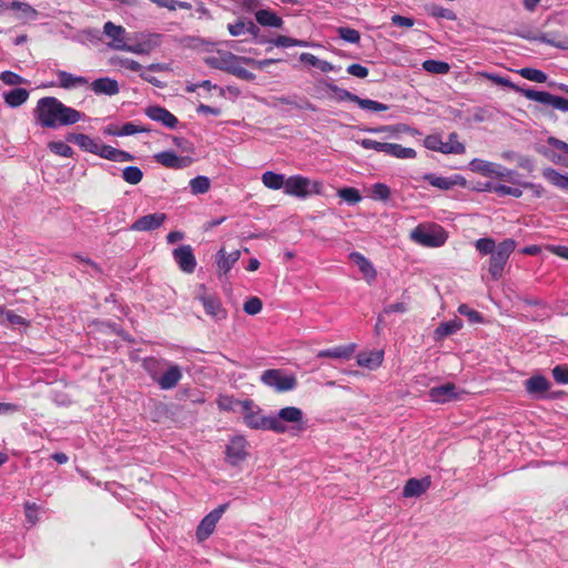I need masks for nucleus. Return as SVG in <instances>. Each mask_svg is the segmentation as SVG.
<instances>
[{
  "instance_id": "obj_1",
  "label": "nucleus",
  "mask_w": 568,
  "mask_h": 568,
  "mask_svg": "<svg viewBox=\"0 0 568 568\" xmlns=\"http://www.w3.org/2000/svg\"><path fill=\"white\" fill-rule=\"evenodd\" d=\"M33 118L41 128L55 129L75 124L83 114L54 97H44L38 100Z\"/></svg>"
},
{
  "instance_id": "obj_2",
  "label": "nucleus",
  "mask_w": 568,
  "mask_h": 568,
  "mask_svg": "<svg viewBox=\"0 0 568 568\" xmlns=\"http://www.w3.org/2000/svg\"><path fill=\"white\" fill-rule=\"evenodd\" d=\"M516 246L517 243L513 239H506L498 244L491 237H481L475 242V247L480 255H490L488 272L494 281L503 277L505 266Z\"/></svg>"
},
{
  "instance_id": "obj_3",
  "label": "nucleus",
  "mask_w": 568,
  "mask_h": 568,
  "mask_svg": "<svg viewBox=\"0 0 568 568\" xmlns=\"http://www.w3.org/2000/svg\"><path fill=\"white\" fill-rule=\"evenodd\" d=\"M480 77L489 79L495 84L509 88L510 90L520 93L525 98L531 101H536L542 104L551 105L555 109H558L564 112H568V99L554 95L546 91H537L534 89H525L519 85L513 83L509 79L500 77L498 74H493L488 72L479 73Z\"/></svg>"
},
{
  "instance_id": "obj_4",
  "label": "nucleus",
  "mask_w": 568,
  "mask_h": 568,
  "mask_svg": "<svg viewBox=\"0 0 568 568\" xmlns=\"http://www.w3.org/2000/svg\"><path fill=\"white\" fill-rule=\"evenodd\" d=\"M207 65L214 69L232 73L241 79H248V71L245 65L248 60L244 57H237L229 51H217L205 58Z\"/></svg>"
},
{
  "instance_id": "obj_5",
  "label": "nucleus",
  "mask_w": 568,
  "mask_h": 568,
  "mask_svg": "<svg viewBox=\"0 0 568 568\" xmlns=\"http://www.w3.org/2000/svg\"><path fill=\"white\" fill-rule=\"evenodd\" d=\"M410 239L425 247H440L447 239V231L439 224H419L410 233Z\"/></svg>"
},
{
  "instance_id": "obj_6",
  "label": "nucleus",
  "mask_w": 568,
  "mask_h": 568,
  "mask_svg": "<svg viewBox=\"0 0 568 568\" xmlns=\"http://www.w3.org/2000/svg\"><path fill=\"white\" fill-rule=\"evenodd\" d=\"M322 189V182L312 181L306 176L296 174L286 179L284 193L290 196L306 199L312 194H321Z\"/></svg>"
},
{
  "instance_id": "obj_7",
  "label": "nucleus",
  "mask_w": 568,
  "mask_h": 568,
  "mask_svg": "<svg viewBox=\"0 0 568 568\" xmlns=\"http://www.w3.org/2000/svg\"><path fill=\"white\" fill-rule=\"evenodd\" d=\"M275 416V420L281 424L283 430L277 432V434H284L288 430L287 424H291V428L296 432H304L306 429V425L304 422V414L301 408L295 406H287L278 410Z\"/></svg>"
},
{
  "instance_id": "obj_8",
  "label": "nucleus",
  "mask_w": 568,
  "mask_h": 568,
  "mask_svg": "<svg viewBox=\"0 0 568 568\" xmlns=\"http://www.w3.org/2000/svg\"><path fill=\"white\" fill-rule=\"evenodd\" d=\"M262 381L266 385L274 387L277 392H287L294 389L297 381L294 375H286L280 369H267L262 375Z\"/></svg>"
},
{
  "instance_id": "obj_9",
  "label": "nucleus",
  "mask_w": 568,
  "mask_h": 568,
  "mask_svg": "<svg viewBox=\"0 0 568 568\" xmlns=\"http://www.w3.org/2000/svg\"><path fill=\"white\" fill-rule=\"evenodd\" d=\"M226 509V505H221L217 508L209 513L199 524L196 528V538L199 541H204L214 531L217 521L221 519L223 513Z\"/></svg>"
},
{
  "instance_id": "obj_10",
  "label": "nucleus",
  "mask_w": 568,
  "mask_h": 568,
  "mask_svg": "<svg viewBox=\"0 0 568 568\" xmlns=\"http://www.w3.org/2000/svg\"><path fill=\"white\" fill-rule=\"evenodd\" d=\"M173 258L184 273L191 274L195 271L196 260L191 245H181L173 251Z\"/></svg>"
},
{
  "instance_id": "obj_11",
  "label": "nucleus",
  "mask_w": 568,
  "mask_h": 568,
  "mask_svg": "<svg viewBox=\"0 0 568 568\" xmlns=\"http://www.w3.org/2000/svg\"><path fill=\"white\" fill-rule=\"evenodd\" d=\"M260 29L253 22H251V36L258 43L270 42L276 47L288 48V47H307L308 43L304 40L294 39L287 36H277L271 40H265L258 36Z\"/></svg>"
},
{
  "instance_id": "obj_12",
  "label": "nucleus",
  "mask_w": 568,
  "mask_h": 568,
  "mask_svg": "<svg viewBox=\"0 0 568 568\" xmlns=\"http://www.w3.org/2000/svg\"><path fill=\"white\" fill-rule=\"evenodd\" d=\"M155 161L168 169H185L193 163L191 156H179L173 151H163L154 155Z\"/></svg>"
},
{
  "instance_id": "obj_13",
  "label": "nucleus",
  "mask_w": 568,
  "mask_h": 568,
  "mask_svg": "<svg viewBox=\"0 0 568 568\" xmlns=\"http://www.w3.org/2000/svg\"><path fill=\"white\" fill-rule=\"evenodd\" d=\"M104 34L111 39L109 47L113 50L123 51L126 45V31L122 26H116L111 21H108L103 26Z\"/></svg>"
},
{
  "instance_id": "obj_14",
  "label": "nucleus",
  "mask_w": 568,
  "mask_h": 568,
  "mask_svg": "<svg viewBox=\"0 0 568 568\" xmlns=\"http://www.w3.org/2000/svg\"><path fill=\"white\" fill-rule=\"evenodd\" d=\"M166 220V215L164 213H152L146 214L133 222L130 226V230L136 232H149L154 231L163 225Z\"/></svg>"
},
{
  "instance_id": "obj_15",
  "label": "nucleus",
  "mask_w": 568,
  "mask_h": 568,
  "mask_svg": "<svg viewBox=\"0 0 568 568\" xmlns=\"http://www.w3.org/2000/svg\"><path fill=\"white\" fill-rule=\"evenodd\" d=\"M550 386V382L542 375H534L525 381L526 392L537 399L546 397Z\"/></svg>"
},
{
  "instance_id": "obj_16",
  "label": "nucleus",
  "mask_w": 568,
  "mask_h": 568,
  "mask_svg": "<svg viewBox=\"0 0 568 568\" xmlns=\"http://www.w3.org/2000/svg\"><path fill=\"white\" fill-rule=\"evenodd\" d=\"M251 428L277 432L283 430L281 424L275 420V416H264L261 414V409L253 410L251 408Z\"/></svg>"
},
{
  "instance_id": "obj_17",
  "label": "nucleus",
  "mask_w": 568,
  "mask_h": 568,
  "mask_svg": "<svg viewBox=\"0 0 568 568\" xmlns=\"http://www.w3.org/2000/svg\"><path fill=\"white\" fill-rule=\"evenodd\" d=\"M145 114L153 121L161 122L169 129H174L179 120L178 118L163 106L152 105L146 108Z\"/></svg>"
},
{
  "instance_id": "obj_18",
  "label": "nucleus",
  "mask_w": 568,
  "mask_h": 568,
  "mask_svg": "<svg viewBox=\"0 0 568 568\" xmlns=\"http://www.w3.org/2000/svg\"><path fill=\"white\" fill-rule=\"evenodd\" d=\"M428 396L434 403H448L457 398L456 386L454 383H446L440 386L432 387L428 390Z\"/></svg>"
},
{
  "instance_id": "obj_19",
  "label": "nucleus",
  "mask_w": 568,
  "mask_h": 568,
  "mask_svg": "<svg viewBox=\"0 0 568 568\" xmlns=\"http://www.w3.org/2000/svg\"><path fill=\"white\" fill-rule=\"evenodd\" d=\"M246 440L244 437H235L226 447V458L230 464L236 465L246 457Z\"/></svg>"
},
{
  "instance_id": "obj_20",
  "label": "nucleus",
  "mask_w": 568,
  "mask_h": 568,
  "mask_svg": "<svg viewBox=\"0 0 568 568\" xmlns=\"http://www.w3.org/2000/svg\"><path fill=\"white\" fill-rule=\"evenodd\" d=\"M430 485L432 480L429 476L422 479L409 478L403 488V496L406 498L419 497L430 487Z\"/></svg>"
},
{
  "instance_id": "obj_21",
  "label": "nucleus",
  "mask_w": 568,
  "mask_h": 568,
  "mask_svg": "<svg viewBox=\"0 0 568 568\" xmlns=\"http://www.w3.org/2000/svg\"><path fill=\"white\" fill-rule=\"evenodd\" d=\"M182 378L181 368L178 365H171L162 375H159L155 382L161 389L174 388Z\"/></svg>"
},
{
  "instance_id": "obj_22",
  "label": "nucleus",
  "mask_w": 568,
  "mask_h": 568,
  "mask_svg": "<svg viewBox=\"0 0 568 568\" xmlns=\"http://www.w3.org/2000/svg\"><path fill=\"white\" fill-rule=\"evenodd\" d=\"M349 260L354 262L367 282L375 281L377 272L368 258L358 252H352Z\"/></svg>"
},
{
  "instance_id": "obj_23",
  "label": "nucleus",
  "mask_w": 568,
  "mask_h": 568,
  "mask_svg": "<svg viewBox=\"0 0 568 568\" xmlns=\"http://www.w3.org/2000/svg\"><path fill=\"white\" fill-rule=\"evenodd\" d=\"M57 77L59 79V87L65 90H71L78 87H84L89 84V80L81 75H74L70 72L58 70Z\"/></svg>"
},
{
  "instance_id": "obj_24",
  "label": "nucleus",
  "mask_w": 568,
  "mask_h": 568,
  "mask_svg": "<svg viewBox=\"0 0 568 568\" xmlns=\"http://www.w3.org/2000/svg\"><path fill=\"white\" fill-rule=\"evenodd\" d=\"M356 348L355 344L341 345L329 349H323L317 353L318 358L349 359Z\"/></svg>"
},
{
  "instance_id": "obj_25",
  "label": "nucleus",
  "mask_w": 568,
  "mask_h": 568,
  "mask_svg": "<svg viewBox=\"0 0 568 568\" xmlns=\"http://www.w3.org/2000/svg\"><path fill=\"white\" fill-rule=\"evenodd\" d=\"M97 94L115 95L120 92L118 81L111 78H99L91 83Z\"/></svg>"
},
{
  "instance_id": "obj_26",
  "label": "nucleus",
  "mask_w": 568,
  "mask_h": 568,
  "mask_svg": "<svg viewBox=\"0 0 568 568\" xmlns=\"http://www.w3.org/2000/svg\"><path fill=\"white\" fill-rule=\"evenodd\" d=\"M68 141L75 143L83 151L98 154L100 142L83 133H72Z\"/></svg>"
},
{
  "instance_id": "obj_27",
  "label": "nucleus",
  "mask_w": 568,
  "mask_h": 568,
  "mask_svg": "<svg viewBox=\"0 0 568 568\" xmlns=\"http://www.w3.org/2000/svg\"><path fill=\"white\" fill-rule=\"evenodd\" d=\"M240 258V251H233L227 254L224 248H221L216 255L217 272L220 275H225Z\"/></svg>"
},
{
  "instance_id": "obj_28",
  "label": "nucleus",
  "mask_w": 568,
  "mask_h": 568,
  "mask_svg": "<svg viewBox=\"0 0 568 568\" xmlns=\"http://www.w3.org/2000/svg\"><path fill=\"white\" fill-rule=\"evenodd\" d=\"M254 16L257 23L263 27L282 28L284 23L283 19L272 10L260 9Z\"/></svg>"
},
{
  "instance_id": "obj_29",
  "label": "nucleus",
  "mask_w": 568,
  "mask_h": 568,
  "mask_svg": "<svg viewBox=\"0 0 568 568\" xmlns=\"http://www.w3.org/2000/svg\"><path fill=\"white\" fill-rule=\"evenodd\" d=\"M217 405L223 410H236L237 408H241L244 419H248V400H237L233 397L223 395L219 397Z\"/></svg>"
},
{
  "instance_id": "obj_30",
  "label": "nucleus",
  "mask_w": 568,
  "mask_h": 568,
  "mask_svg": "<svg viewBox=\"0 0 568 568\" xmlns=\"http://www.w3.org/2000/svg\"><path fill=\"white\" fill-rule=\"evenodd\" d=\"M463 326V322L459 318H455L448 322L440 323L434 331V339L443 341L449 335H453L459 331Z\"/></svg>"
},
{
  "instance_id": "obj_31",
  "label": "nucleus",
  "mask_w": 568,
  "mask_h": 568,
  "mask_svg": "<svg viewBox=\"0 0 568 568\" xmlns=\"http://www.w3.org/2000/svg\"><path fill=\"white\" fill-rule=\"evenodd\" d=\"M7 105L10 108H18L29 99V91L23 88L12 89L3 94Z\"/></svg>"
},
{
  "instance_id": "obj_32",
  "label": "nucleus",
  "mask_w": 568,
  "mask_h": 568,
  "mask_svg": "<svg viewBox=\"0 0 568 568\" xmlns=\"http://www.w3.org/2000/svg\"><path fill=\"white\" fill-rule=\"evenodd\" d=\"M384 358L383 352H362L357 355V364L362 367H378Z\"/></svg>"
},
{
  "instance_id": "obj_33",
  "label": "nucleus",
  "mask_w": 568,
  "mask_h": 568,
  "mask_svg": "<svg viewBox=\"0 0 568 568\" xmlns=\"http://www.w3.org/2000/svg\"><path fill=\"white\" fill-rule=\"evenodd\" d=\"M542 176L552 185L568 191V174H561L552 168H546L542 170Z\"/></svg>"
},
{
  "instance_id": "obj_34",
  "label": "nucleus",
  "mask_w": 568,
  "mask_h": 568,
  "mask_svg": "<svg viewBox=\"0 0 568 568\" xmlns=\"http://www.w3.org/2000/svg\"><path fill=\"white\" fill-rule=\"evenodd\" d=\"M541 43L549 44L551 47L568 50V36L560 33H542L537 38Z\"/></svg>"
},
{
  "instance_id": "obj_35",
  "label": "nucleus",
  "mask_w": 568,
  "mask_h": 568,
  "mask_svg": "<svg viewBox=\"0 0 568 568\" xmlns=\"http://www.w3.org/2000/svg\"><path fill=\"white\" fill-rule=\"evenodd\" d=\"M285 175L275 173L273 171H266L262 175L263 184L271 190H280L285 187Z\"/></svg>"
},
{
  "instance_id": "obj_36",
  "label": "nucleus",
  "mask_w": 568,
  "mask_h": 568,
  "mask_svg": "<svg viewBox=\"0 0 568 568\" xmlns=\"http://www.w3.org/2000/svg\"><path fill=\"white\" fill-rule=\"evenodd\" d=\"M386 155L396 158V159H415L417 153L412 148H405L397 143H388Z\"/></svg>"
},
{
  "instance_id": "obj_37",
  "label": "nucleus",
  "mask_w": 568,
  "mask_h": 568,
  "mask_svg": "<svg viewBox=\"0 0 568 568\" xmlns=\"http://www.w3.org/2000/svg\"><path fill=\"white\" fill-rule=\"evenodd\" d=\"M425 9H426V12L433 18L446 19V20H450V21H455L457 19V16L453 10H450L448 8H444L436 3L428 4V6H426Z\"/></svg>"
},
{
  "instance_id": "obj_38",
  "label": "nucleus",
  "mask_w": 568,
  "mask_h": 568,
  "mask_svg": "<svg viewBox=\"0 0 568 568\" xmlns=\"http://www.w3.org/2000/svg\"><path fill=\"white\" fill-rule=\"evenodd\" d=\"M164 365L165 362L163 359H159L155 357H146L142 362V367L148 372V374L154 382L160 375V372Z\"/></svg>"
},
{
  "instance_id": "obj_39",
  "label": "nucleus",
  "mask_w": 568,
  "mask_h": 568,
  "mask_svg": "<svg viewBox=\"0 0 568 568\" xmlns=\"http://www.w3.org/2000/svg\"><path fill=\"white\" fill-rule=\"evenodd\" d=\"M206 314L212 316H220L223 313L220 301L213 295H202L199 297Z\"/></svg>"
},
{
  "instance_id": "obj_40",
  "label": "nucleus",
  "mask_w": 568,
  "mask_h": 568,
  "mask_svg": "<svg viewBox=\"0 0 568 568\" xmlns=\"http://www.w3.org/2000/svg\"><path fill=\"white\" fill-rule=\"evenodd\" d=\"M470 165L474 171L489 178H494L498 170V164L484 160H473Z\"/></svg>"
},
{
  "instance_id": "obj_41",
  "label": "nucleus",
  "mask_w": 568,
  "mask_h": 568,
  "mask_svg": "<svg viewBox=\"0 0 568 568\" xmlns=\"http://www.w3.org/2000/svg\"><path fill=\"white\" fill-rule=\"evenodd\" d=\"M424 146L428 150H432V151H437V152H445V151H458L459 149L457 148H447L446 145H444V142L440 138V135L438 134H429L425 138L424 140Z\"/></svg>"
},
{
  "instance_id": "obj_42",
  "label": "nucleus",
  "mask_w": 568,
  "mask_h": 568,
  "mask_svg": "<svg viewBox=\"0 0 568 568\" xmlns=\"http://www.w3.org/2000/svg\"><path fill=\"white\" fill-rule=\"evenodd\" d=\"M423 69L432 74H447L450 67L447 62L429 59L423 62Z\"/></svg>"
},
{
  "instance_id": "obj_43",
  "label": "nucleus",
  "mask_w": 568,
  "mask_h": 568,
  "mask_svg": "<svg viewBox=\"0 0 568 568\" xmlns=\"http://www.w3.org/2000/svg\"><path fill=\"white\" fill-rule=\"evenodd\" d=\"M424 180L427 181L432 186L440 190H449L456 184V182L449 178L437 176L432 173L426 174Z\"/></svg>"
},
{
  "instance_id": "obj_44",
  "label": "nucleus",
  "mask_w": 568,
  "mask_h": 568,
  "mask_svg": "<svg viewBox=\"0 0 568 568\" xmlns=\"http://www.w3.org/2000/svg\"><path fill=\"white\" fill-rule=\"evenodd\" d=\"M191 192L195 195L206 193L211 187V181L207 176L199 175L190 181Z\"/></svg>"
},
{
  "instance_id": "obj_45",
  "label": "nucleus",
  "mask_w": 568,
  "mask_h": 568,
  "mask_svg": "<svg viewBox=\"0 0 568 568\" xmlns=\"http://www.w3.org/2000/svg\"><path fill=\"white\" fill-rule=\"evenodd\" d=\"M122 178L126 183L136 185L142 181L143 172L138 166H126L122 171Z\"/></svg>"
},
{
  "instance_id": "obj_46",
  "label": "nucleus",
  "mask_w": 568,
  "mask_h": 568,
  "mask_svg": "<svg viewBox=\"0 0 568 568\" xmlns=\"http://www.w3.org/2000/svg\"><path fill=\"white\" fill-rule=\"evenodd\" d=\"M518 73L523 78L538 83H544L547 80V74L545 72L534 68H523L518 71Z\"/></svg>"
},
{
  "instance_id": "obj_47",
  "label": "nucleus",
  "mask_w": 568,
  "mask_h": 568,
  "mask_svg": "<svg viewBox=\"0 0 568 568\" xmlns=\"http://www.w3.org/2000/svg\"><path fill=\"white\" fill-rule=\"evenodd\" d=\"M355 103L363 110H369L374 112H382L388 110L387 104L371 99H363L358 97Z\"/></svg>"
},
{
  "instance_id": "obj_48",
  "label": "nucleus",
  "mask_w": 568,
  "mask_h": 568,
  "mask_svg": "<svg viewBox=\"0 0 568 568\" xmlns=\"http://www.w3.org/2000/svg\"><path fill=\"white\" fill-rule=\"evenodd\" d=\"M49 150L60 156L71 158L73 155L72 148L63 141H52L48 144Z\"/></svg>"
},
{
  "instance_id": "obj_49",
  "label": "nucleus",
  "mask_w": 568,
  "mask_h": 568,
  "mask_svg": "<svg viewBox=\"0 0 568 568\" xmlns=\"http://www.w3.org/2000/svg\"><path fill=\"white\" fill-rule=\"evenodd\" d=\"M337 195L349 204H355L362 200L359 191L355 187L339 189Z\"/></svg>"
},
{
  "instance_id": "obj_50",
  "label": "nucleus",
  "mask_w": 568,
  "mask_h": 568,
  "mask_svg": "<svg viewBox=\"0 0 568 568\" xmlns=\"http://www.w3.org/2000/svg\"><path fill=\"white\" fill-rule=\"evenodd\" d=\"M337 33L341 39L349 43H358L361 40L359 32L349 27H339Z\"/></svg>"
},
{
  "instance_id": "obj_51",
  "label": "nucleus",
  "mask_w": 568,
  "mask_h": 568,
  "mask_svg": "<svg viewBox=\"0 0 568 568\" xmlns=\"http://www.w3.org/2000/svg\"><path fill=\"white\" fill-rule=\"evenodd\" d=\"M326 87L328 90H331L332 92L337 94V98L339 101L347 100V101H351L354 103L357 101L358 95H356L345 89H342L334 83H326Z\"/></svg>"
},
{
  "instance_id": "obj_52",
  "label": "nucleus",
  "mask_w": 568,
  "mask_h": 568,
  "mask_svg": "<svg viewBox=\"0 0 568 568\" xmlns=\"http://www.w3.org/2000/svg\"><path fill=\"white\" fill-rule=\"evenodd\" d=\"M458 134L456 132H453L449 134L448 136V141L447 142H444V145H446L448 149L449 148H457V149H460L458 151H445L443 152L444 154H464L465 151H466V148L465 145L459 142L458 140Z\"/></svg>"
},
{
  "instance_id": "obj_53",
  "label": "nucleus",
  "mask_w": 568,
  "mask_h": 568,
  "mask_svg": "<svg viewBox=\"0 0 568 568\" xmlns=\"http://www.w3.org/2000/svg\"><path fill=\"white\" fill-rule=\"evenodd\" d=\"M359 144L366 150H374L386 154L388 142H378L372 139H363L359 141Z\"/></svg>"
},
{
  "instance_id": "obj_54",
  "label": "nucleus",
  "mask_w": 568,
  "mask_h": 568,
  "mask_svg": "<svg viewBox=\"0 0 568 568\" xmlns=\"http://www.w3.org/2000/svg\"><path fill=\"white\" fill-rule=\"evenodd\" d=\"M372 193L375 199L382 201H387L390 197V189L384 183H375Z\"/></svg>"
},
{
  "instance_id": "obj_55",
  "label": "nucleus",
  "mask_w": 568,
  "mask_h": 568,
  "mask_svg": "<svg viewBox=\"0 0 568 568\" xmlns=\"http://www.w3.org/2000/svg\"><path fill=\"white\" fill-rule=\"evenodd\" d=\"M0 80L8 85H18L26 82L21 75L12 71L1 72Z\"/></svg>"
},
{
  "instance_id": "obj_56",
  "label": "nucleus",
  "mask_w": 568,
  "mask_h": 568,
  "mask_svg": "<svg viewBox=\"0 0 568 568\" xmlns=\"http://www.w3.org/2000/svg\"><path fill=\"white\" fill-rule=\"evenodd\" d=\"M458 312L459 314L464 315V316H467L468 320L471 322V323H481L483 322V316L479 312H477L476 310H473L470 308L468 305L466 304H462L459 305L458 307Z\"/></svg>"
},
{
  "instance_id": "obj_57",
  "label": "nucleus",
  "mask_w": 568,
  "mask_h": 568,
  "mask_svg": "<svg viewBox=\"0 0 568 568\" xmlns=\"http://www.w3.org/2000/svg\"><path fill=\"white\" fill-rule=\"evenodd\" d=\"M494 191L500 196L511 195L514 197H520L523 195V191L519 187H513L505 184L496 185Z\"/></svg>"
},
{
  "instance_id": "obj_58",
  "label": "nucleus",
  "mask_w": 568,
  "mask_h": 568,
  "mask_svg": "<svg viewBox=\"0 0 568 568\" xmlns=\"http://www.w3.org/2000/svg\"><path fill=\"white\" fill-rule=\"evenodd\" d=\"M552 377L559 384H568V366L557 365L552 368Z\"/></svg>"
},
{
  "instance_id": "obj_59",
  "label": "nucleus",
  "mask_w": 568,
  "mask_h": 568,
  "mask_svg": "<svg viewBox=\"0 0 568 568\" xmlns=\"http://www.w3.org/2000/svg\"><path fill=\"white\" fill-rule=\"evenodd\" d=\"M496 171H497V174H495L494 178L505 180L510 183L519 184V182L515 179V176L518 175L517 172H515L513 170H508L499 164H498V170H496Z\"/></svg>"
},
{
  "instance_id": "obj_60",
  "label": "nucleus",
  "mask_w": 568,
  "mask_h": 568,
  "mask_svg": "<svg viewBox=\"0 0 568 568\" xmlns=\"http://www.w3.org/2000/svg\"><path fill=\"white\" fill-rule=\"evenodd\" d=\"M140 132H149V130L143 126H139L132 122H126L119 130V136L132 135Z\"/></svg>"
},
{
  "instance_id": "obj_61",
  "label": "nucleus",
  "mask_w": 568,
  "mask_h": 568,
  "mask_svg": "<svg viewBox=\"0 0 568 568\" xmlns=\"http://www.w3.org/2000/svg\"><path fill=\"white\" fill-rule=\"evenodd\" d=\"M408 311V304L406 302H396L384 306V314H393V313H406Z\"/></svg>"
},
{
  "instance_id": "obj_62",
  "label": "nucleus",
  "mask_w": 568,
  "mask_h": 568,
  "mask_svg": "<svg viewBox=\"0 0 568 568\" xmlns=\"http://www.w3.org/2000/svg\"><path fill=\"white\" fill-rule=\"evenodd\" d=\"M347 73L353 77L364 79L368 75V69L362 64L353 63L347 67Z\"/></svg>"
},
{
  "instance_id": "obj_63",
  "label": "nucleus",
  "mask_w": 568,
  "mask_h": 568,
  "mask_svg": "<svg viewBox=\"0 0 568 568\" xmlns=\"http://www.w3.org/2000/svg\"><path fill=\"white\" fill-rule=\"evenodd\" d=\"M115 154H116L115 148L101 143L97 155L114 162V160L116 158Z\"/></svg>"
},
{
  "instance_id": "obj_64",
  "label": "nucleus",
  "mask_w": 568,
  "mask_h": 568,
  "mask_svg": "<svg viewBox=\"0 0 568 568\" xmlns=\"http://www.w3.org/2000/svg\"><path fill=\"white\" fill-rule=\"evenodd\" d=\"M116 62L120 67L125 68L130 71L138 72L142 69V65L138 61L129 58H119Z\"/></svg>"
}]
</instances>
